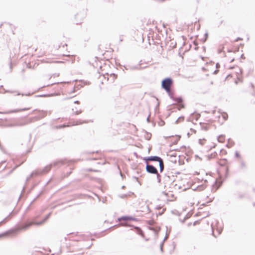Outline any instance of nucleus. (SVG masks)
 <instances>
[{
    "label": "nucleus",
    "instance_id": "f257e3e1",
    "mask_svg": "<svg viewBox=\"0 0 255 255\" xmlns=\"http://www.w3.org/2000/svg\"><path fill=\"white\" fill-rule=\"evenodd\" d=\"M243 38L239 37L234 41H231L230 43H225L223 44L219 45L218 47V52L221 53L223 51H225V49L228 52H233L235 53L239 51L240 49V45L235 43L236 41H242Z\"/></svg>",
    "mask_w": 255,
    "mask_h": 255
},
{
    "label": "nucleus",
    "instance_id": "f03ea898",
    "mask_svg": "<svg viewBox=\"0 0 255 255\" xmlns=\"http://www.w3.org/2000/svg\"><path fill=\"white\" fill-rule=\"evenodd\" d=\"M225 81L227 83H232L233 81L236 85L241 83L242 82V76L241 70L237 68L231 73H229L226 78Z\"/></svg>",
    "mask_w": 255,
    "mask_h": 255
},
{
    "label": "nucleus",
    "instance_id": "7ed1b4c3",
    "mask_svg": "<svg viewBox=\"0 0 255 255\" xmlns=\"http://www.w3.org/2000/svg\"><path fill=\"white\" fill-rule=\"evenodd\" d=\"M50 215V213L48 214V215H47L45 217V218L43 219V220L40 222H31L27 224H26L25 225L22 226L21 227H18L15 230L12 231V232H16L19 231L20 230H26V229H27L29 227H30L32 225H35L37 226L41 225L46 222V221L49 218Z\"/></svg>",
    "mask_w": 255,
    "mask_h": 255
},
{
    "label": "nucleus",
    "instance_id": "20e7f679",
    "mask_svg": "<svg viewBox=\"0 0 255 255\" xmlns=\"http://www.w3.org/2000/svg\"><path fill=\"white\" fill-rule=\"evenodd\" d=\"M173 84V81L171 78H166L162 81V88L167 92L170 93L171 87Z\"/></svg>",
    "mask_w": 255,
    "mask_h": 255
},
{
    "label": "nucleus",
    "instance_id": "39448f33",
    "mask_svg": "<svg viewBox=\"0 0 255 255\" xmlns=\"http://www.w3.org/2000/svg\"><path fill=\"white\" fill-rule=\"evenodd\" d=\"M29 122L24 121H16L7 125L8 127H21L27 125Z\"/></svg>",
    "mask_w": 255,
    "mask_h": 255
},
{
    "label": "nucleus",
    "instance_id": "423d86ee",
    "mask_svg": "<svg viewBox=\"0 0 255 255\" xmlns=\"http://www.w3.org/2000/svg\"><path fill=\"white\" fill-rule=\"evenodd\" d=\"M148 160H145L147 164L146 166V171L150 173L156 174L157 173V170L155 167L153 166L148 164Z\"/></svg>",
    "mask_w": 255,
    "mask_h": 255
},
{
    "label": "nucleus",
    "instance_id": "0eeeda50",
    "mask_svg": "<svg viewBox=\"0 0 255 255\" xmlns=\"http://www.w3.org/2000/svg\"><path fill=\"white\" fill-rule=\"evenodd\" d=\"M85 17V13L84 12H79L77 13L75 15V18L76 19H79L80 20L78 21H76V24H78L79 23H81V20Z\"/></svg>",
    "mask_w": 255,
    "mask_h": 255
},
{
    "label": "nucleus",
    "instance_id": "6e6552de",
    "mask_svg": "<svg viewBox=\"0 0 255 255\" xmlns=\"http://www.w3.org/2000/svg\"><path fill=\"white\" fill-rule=\"evenodd\" d=\"M39 114L36 118L38 120L42 119L46 116L47 114H50V112L44 111H39Z\"/></svg>",
    "mask_w": 255,
    "mask_h": 255
},
{
    "label": "nucleus",
    "instance_id": "1a4fd4ad",
    "mask_svg": "<svg viewBox=\"0 0 255 255\" xmlns=\"http://www.w3.org/2000/svg\"><path fill=\"white\" fill-rule=\"evenodd\" d=\"M29 109V108H23V109H16V110H11V111L5 112H0V113L4 114H8L12 113H16V112H20V111H24L27 110Z\"/></svg>",
    "mask_w": 255,
    "mask_h": 255
},
{
    "label": "nucleus",
    "instance_id": "9d476101",
    "mask_svg": "<svg viewBox=\"0 0 255 255\" xmlns=\"http://www.w3.org/2000/svg\"><path fill=\"white\" fill-rule=\"evenodd\" d=\"M181 136L179 135H176L175 136H172L169 137V139L170 141H173L174 144H176L178 141L180 139Z\"/></svg>",
    "mask_w": 255,
    "mask_h": 255
},
{
    "label": "nucleus",
    "instance_id": "9b49d317",
    "mask_svg": "<svg viewBox=\"0 0 255 255\" xmlns=\"http://www.w3.org/2000/svg\"><path fill=\"white\" fill-rule=\"evenodd\" d=\"M89 122H93L94 121L93 120L92 121H82L81 120H77L76 122H75L73 124V125H81L83 123H88Z\"/></svg>",
    "mask_w": 255,
    "mask_h": 255
},
{
    "label": "nucleus",
    "instance_id": "f8f14e48",
    "mask_svg": "<svg viewBox=\"0 0 255 255\" xmlns=\"http://www.w3.org/2000/svg\"><path fill=\"white\" fill-rule=\"evenodd\" d=\"M222 182H220L218 184V181L217 180L215 183L213 185V190H214V191H216L219 188Z\"/></svg>",
    "mask_w": 255,
    "mask_h": 255
},
{
    "label": "nucleus",
    "instance_id": "ddd939ff",
    "mask_svg": "<svg viewBox=\"0 0 255 255\" xmlns=\"http://www.w3.org/2000/svg\"><path fill=\"white\" fill-rule=\"evenodd\" d=\"M134 220V219H133V218H132L131 217H128V216H123V217L118 219V220L119 221H121V220L128 221V220Z\"/></svg>",
    "mask_w": 255,
    "mask_h": 255
},
{
    "label": "nucleus",
    "instance_id": "4468645a",
    "mask_svg": "<svg viewBox=\"0 0 255 255\" xmlns=\"http://www.w3.org/2000/svg\"><path fill=\"white\" fill-rule=\"evenodd\" d=\"M211 123V121H209V123L206 124L204 123H201V125L203 128L205 130H207L210 128V124Z\"/></svg>",
    "mask_w": 255,
    "mask_h": 255
},
{
    "label": "nucleus",
    "instance_id": "2eb2a0df",
    "mask_svg": "<svg viewBox=\"0 0 255 255\" xmlns=\"http://www.w3.org/2000/svg\"><path fill=\"white\" fill-rule=\"evenodd\" d=\"M218 140L219 142L224 143L226 141V136L225 135H220L218 137Z\"/></svg>",
    "mask_w": 255,
    "mask_h": 255
},
{
    "label": "nucleus",
    "instance_id": "dca6fc26",
    "mask_svg": "<svg viewBox=\"0 0 255 255\" xmlns=\"http://www.w3.org/2000/svg\"><path fill=\"white\" fill-rule=\"evenodd\" d=\"M234 144V142L233 141V140L231 139H229L227 146L230 148V147H232Z\"/></svg>",
    "mask_w": 255,
    "mask_h": 255
},
{
    "label": "nucleus",
    "instance_id": "f3484780",
    "mask_svg": "<svg viewBox=\"0 0 255 255\" xmlns=\"http://www.w3.org/2000/svg\"><path fill=\"white\" fill-rule=\"evenodd\" d=\"M156 161L159 162V166H160V170L161 172H162L164 168L163 160H156Z\"/></svg>",
    "mask_w": 255,
    "mask_h": 255
},
{
    "label": "nucleus",
    "instance_id": "a211bd4d",
    "mask_svg": "<svg viewBox=\"0 0 255 255\" xmlns=\"http://www.w3.org/2000/svg\"><path fill=\"white\" fill-rule=\"evenodd\" d=\"M75 109L76 110L75 111H74V109H72V111L74 112V114L75 115H78L81 114L82 112V110H78L76 108H75Z\"/></svg>",
    "mask_w": 255,
    "mask_h": 255
},
{
    "label": "nucleus",
    "instance_id": "6ab92c4d",
    "mask_svg": "<svg viewBox=\"0 0 255 255\" xmlns=\"http://www.w3.org/2000/svg\"><path fill=\"white\" fill-rule=\"evenodd\" d=\"M50 168H51V166L50 165H48V166H46L43 169V173L47 172L50 169Z\"/></svg>",
    "mask_w": 255,
    "mask_h": 255
},
{
    "label": "nucleus",
    "instance_id": "aec40b11",
    "mask_svg": "<svg viewBox=\"0 0 255 255\" xmlns=\"http://www.w3.org/2000/svg\"><path fill=\"white\" fill-rule=\"evenodd\" d=\"M199 142L201 145H203L206 143V140L205 139H200L199 140Z\"/></svg>",
    "mask_w": 255,
    "mask_h": 255
},
{
    "label": "nucleus",
    "instance_id": "412c9836",
    "mask_svg": "<svg viewBox=\"0 0 255 255\" xmlns=\"http://www.w3.org/2000/svg\"><path fill=\"white\" fill-rule=\"evenodd\" d=\"M38 174V173L36 171L32 172L31 174H30V175L29 176V177L27 178V180H28L31 177L35 176L36 175H37Z\"/></svg>",
    "mask_w": 255,
    "mask_h": 255
},
{
    "label": "nucleus",
    "instance_id": "4be33fe9",
    "mask_svg": "<svg viewBox=\"0 0 255 255\" xmlns=\"http://www.w3.org/2000/svg\"><path fill=\"white\" fill-rule=\"evenodd\" d=\"M177 162H178L179 165H183L184 164V160H178L177 162V160H174V163L175 164H177Z\"/></svg>",
    "mask_w": 255,
    "mask_h": 255
},
{
    "label": "nucleus",
    "instance_id": "5701e85b",
    "mask_svg": "<svg viewBox=\"0 0 255 255\" xmlns=\"http://www.w3.org/2000/svg\"><path fill=\"white\" fill-rule=\"evenodd\" d=\"M146 159H157V160H158V159H161L160 158L158 157H157V156H153V157H148Z\"/></svg>",
    "mask_w": 255,
    "mask_h": 255
},
{
    "label": "nucleus",
    "instance_id": "b1692460",
    "mask_svg": "<svg viewBox=\"0 0 255 255\" xmlns=\"http://www.w3.org/2000/svg\"><path fill=\"white\" fill-rule=\"evenodd\" d=\"M175 101H176L178 103H180L182 102V99L180 98H176L174 99Z\"/></svg>",
    "mask_w": 255,
    "mask_h": 255
},
{
    "label": "nucleus",
    "instance_id": "393cba45",
    "mask_svg": "<svg viewBox=\"0 0 255 255\" xmlns=\"http://www.w3.org/2000/svg\"><path fill=\"white\" fill-rule=\"evenodd\" d=\"M217 153L215 152H212L211 153V157L210 158H214L216 157Z\"/></svg>",
    "mask_w": 255,
    "mask_h": 255
},
{
    "label": "nucleus",
    "instance_id": "a878e982",
    "mask_svg": "<svg viewBox=\"0 0 255 255\" xmlns=\"http://www.w3.org/2000/svg\"><path fill=\"white\" fill-rule=\"evenodd\" d=\"M184 108V106L182 102L179 103L178 108V110H180L181 109Z\"/></svg>",
    "mask_w": 255,
    "mask_h": 255
},
{
    "label": "nucleus",
    "instance_id": "bb28decb",
    "mask_svg": "<svg viewBox=\"0 0 255 255\" xmlns=\"http://www.w3.org/2000/svg\"><path fill=\"white\" fill-rule=\"evenodd\" d=\"M68 126H68V125H66L65 124H63V125H60V126H58L57 128H65V127H68Z\"/></svg>",
    "mask_w": 255,
    "mask_h": 255
},
{
    "label": "nucleus",
    "instance_id": "cd10ccee",
    "mask_svg": "<svg viewBox=\"0 0 255 255\" xmlns=\"http://www.w3.org/2000/svg\"><path fill=\"white\" fill-rule=\"evenodd\" d=\"M222 115L223 116V118L225 119V120H227V118H228V115L226 114V113H223V114H222Z\"/></svg>",
    "mask_w": 255,
    "mask_h": 255
},
{
    "label": "nucleus",
    "instance_id": "c85d7f7f",
    "mask_svg": "<svg viewBox=\"0 0 255 255\" xmlns=\"http://www.w3.org/2000/svg\"><path fill=\"white\" fill-rule=\"evenodd\" d=\"M156 174H157V178L158 180V182L159 183H160V176L158 173H156Z\"/></svg>",
    "mask_w": 255,
    "mask_h": 255
},
{
    "label": "nucleus",
    "instance_id": "c756f323",
    "mask_svg": "<svg viewBox=\"0 0 255 255\" xmlns=\"http://www.w3.org/2000/svg\"><path fill=\"white\" fill-rule=\"evenodd\" d=\"M127 196V195L126 194H123L120 196V197L122 198H124L126 197Z\"/></svg>",
    "mask_w": 255,
    "mask_h": 255
},
{
    "label": "nucleus",
    "instance_id": "7c9ffc66",
    "mask_svg": "<svg viewBox=\"0 0 255 255\" xmlns=\"http://www.w3.org/2000/svg\"><path fill=\"white\" fill-rule=\"evenodd\" d=\"M162 248H163V243H162L160 245V250L161 251H162Z\"/></svg>",
    "mask_w": 255,
    "mask_h": 255
},
{
    "label": "nucleus",
    "instance_id": "2f4dec72",
    "mask_svg": "<svg viewBox=\"0 0 255 255\" xmlns=\"http://www.w3.org/2000/svg\"><path fill=\"white\" fill-rule=\"evenodd\" d=\"M75 104H79V101H75L74 102Z\"/></svg>",
    "mask_w": 255,
    "mask_h": 255
},
{
    "label": "nucleus",
    "instance_id": "473e14b6",
    "mask_svg": "<svg viewBox=\"0 0 255 255\" xmlns=\"http://www.w3.org/2000/svg\"><path fill=\"white\" fill-rule=\"evenodd\" d=\"M30 149H31V147L28 150H27L26 151V153H28V152H29L30 151Z\"/></svg>",
    "mask_w": 255,
    "mask_h": 255
},
{
    "label": "nucleus",
    "instance_id": "72a5a7b5",
    "mask_svg": "<svg viewBox=\"0 0 255 255\" xmlns=\"http://www.w3.org/2000/svg\"><path fill=\"white\" fill-rule=\"evenodd\" d=\"M167 238H168V236H167V235H166V236L165 237L164 239V241H165V240L167 239Z\"/></svg>",
    "mask_w": 255,
    "mask_h": 255
},
{
    "label": "nucleus",
    "instance_id": "f704fd0d",
    "mask_svg": "<svg viewBox=\"0 0 255 255\" xmlns=\"http://www.w3.org/2000/svg\"><path fill=\"white\" fill-rule=\"evenodd\" d=\"M236 155H237V158H240V156H239V155L238 154V153H236Z\"/></svg>",
    "mask_w": 255,
    "mask_h": 255
},
{
    "label": "nucleus",
    "instance_id": "c9c22d12",
    "mask_svg": "<svg viewBox=\"0 0 255 255\" xmlns=\"http://www.w3.org/2000/svg\"><path fill=\"white\" fill-rule=\"evenodd\" d=\"M15 93H16V95H21V94H20L19 93L17 92H15Z\"/></svg>",
    "mask_w": 255,
    "mask_h": 255
},
{
    "label": "nucleus",
    "instance_id": "e433bc0d",
    "mask_svg": "<svg viewBox=\"0 0 255 255\" xmlns=\"http://www.w3.org/2000/svg\"><path fill=\"white\" fill-rule=\"evenodd\" d=\"M56 63H62V61H55Z\"/></svg>",
    "mask_w": 255,
    "mask_h": 255
},
{
    "label": "nucleus",
    "instance_id": "4c0bfd02",
    "mask_svg": "<svg viewBox=\"0 0 255 255\" xmlns=\"http://www.w3.org/2000/svg\"><path fill=\"white\" fill-rule=\"evenodd\" d=\"M234 60V58H233L232 59H231V61H233Z\"/></svg>",
    "mask_w": 255,
    "mask_h": 255
},
{
    "label": "nucleus",
    "instance_id": "58836bf2",
    "mask_svg": "<svg viewBox=\"0 0 255 255\" xmlns=\"http://www.w3.org/2000/svg\"><path fill=\"white\" fill-rule=\"evenodd\" d=\"M217 73V70L213 72V73H214V74H216Z\"/></svg>",
    "mask_w": 255,
    "mask_h": 255
},
{
    "label": "nucleus",
    "instance_id": "ea45409f",
    "mask_svg": "<svg viewBox=\"0 0 255 255\" xmlns=\"http://www.w3.org/2000/svg\"><path fill=\"white\" fill-rule=\"evenodd\" d=\"M183 119H184L183 118H179V119H178V120H181L183 121Z\"/></svg>",
    "mask_w": 255,
    "mask_h": 255
},
{
    "label": "nucleus",
    "instance_id": "a19ab883",
    "mask_svg": "<svg viewBox=\"0 0 255 255\" xmlns=\"http://www.w3.org/2000/svg\"><path fill=\"white\" fill-rule=\"evenodd\" d=\"M6 92H8V93H12V92H11L10 91H6Z\"/></svg>",
    "mask_w": 255,
    "mask_h": 255
},
{
    "label": "nucleus",
    "instance_id": "79ce46f5",
    "mask_svg": "<svg viewBox=\"0 0 255 255\" xmlns=\"http://www.w3.org/2000/svg\"><path fill=\"white\" fill-rule=\"evenodd\" d=\"M219 64L218 63H217V64H216V67H217V68H218V66H219Z\"/></svg>",
    "mask_w": 255,
    "mask_h": 255
},
{
    "label": "nucleus",
    "instance_id": "37998d69",
    "mask_svg": "<svg viewBox=\"0 0 255 255\" xmlns=\"http://www.w3.org/2000/svg\"><path fill=\"white\" fill-rule=\"evenodd\" d=\"M191 223H189V224H188V226L189 227L190 226H191Z\"/></svg>",
    "mask_w": 255,
    "mask_h": 255
},
{
    "label": "nucleus",
    "instance_id": "c03bdc74",
    "mask_svg": "<svg viewBox=\"0 0 255 255\" xmlns=\"http://www.w3.org/2000/svg\"><path fill=\"white\" fill-rule=\"evenodd\" d=\"M121 225H122V226H127V225H126V224H121Z\"/></svg>",
    "mask_w": 255,
    "mask_h": 255
},
{
    "label": "nucleus",
    "instance_id": "a18cd8bd",
    "mask_svg": "<svg viewBox=\"0 0 255 255\" xmlns=\"http://www.w3.org/2000/svg\"><path fill=\"white\" fill-rule=\"evenodd\" d=\"M221 233V231L220 230H219L218 231V234H220Z\"/></svg>",
    "mask_w": 255,
    "mask_h": 255
},
{
    "label": "nucleus",
    "instance_id": "49530a36",
    "mask_svg": "<svg viewBox=\"0 0 255 255\" xmlns=\"http://www.w3.org/2000/svg\"><path fill=\"white\" fill-rule=\"evenodd\" d=\"M193 132L196 133V130H193Z\"/></svg>",
    "mask_w": 255,
    "mask_h": 255
},
{
    "label": "nucleus",
    "instance_id": "de8ad7c7",
    "mask_svg": "<svg viewBox=\"0 0 255 255\" xmlns=\"http://www.w3.org/2000/svg\"><path fill=\"white\" fill-rule=\"evenodd\" d=\"M196 223H197V222H196H196H195L194 223V225H195L196 224Z\"/></svg>",
    "mask_w": 255,
    "mask_h": 255
},
{
    "label": "nucleus",
    "instance_id": "09e8293b",
    "mask_svg": "<svg viewBox=\"0 0 255 255\" xmlns=\"http://www.w3.org/2000/svg\"><path fill=\"white\" fill-rule=\"evenodd\" d=\"M120 174H121V176L123 177V174L121 172H120Z\"/></svg>",
    "mask_w": 255,
    "mask_h": 255
},
{
    "label": "nucleus",
    "instance_id": "8fccbe9b",
    "mask_svg": "<svg viewBox=\"0 0 255 255\" xmlns=\"http://www.w3.org/2000/svg\"><path fill=\"white\" fill-rule=\"evenodd\" d=\"M214 231H213V235H214L215 237H216V236H215V235H214Z\"/></svg>",
    "mask_w": 255,
    "mask_h": 255
},
{
    "label": "nucleus",
    "instance_id": "3c124183",
    "mask_svg": "<svg viewBox=\"0 0 255 255\" xmlns=\"http://www.w3.org/2000/svg\"><path fill=\"white\" fill-rule=\"evenodd\" d=\"M102 76H104V75H100L99 78L101 77Z\"/></svg>",
    "mask_w": 255,
    "mask_h": 255
},
{
    "label": "nucleus",
    "instance_id": "603ef678",
    "mask_svg": "<svg viewBox=\"0 0 255 255\" xmlns=\"http://www.w3.org/2000/svg\"><path fill=\"white\" fill-rule=\"evenodd\" d=\"M96 182H98V180L97 179ZM98 182H101V181H98Z\"/></svg>",
    "mask_w": 255,
    "mask_h": 255
},
{
    "label": "nucleus",
    "instance_id": "864d4df0",
    "mask_svg": "<svg viewBox=\"0 0 255 255\" xmlns=\"http://www.w3.org/2000/svg\"><path fill=\"white\" fill-rule=\"evenodd\" d=\"M92 159L95 160V159H96V158H92Z\"/></svg>",
    "mask_w": 255,
    "mask_h": 255
}]
</instances>
